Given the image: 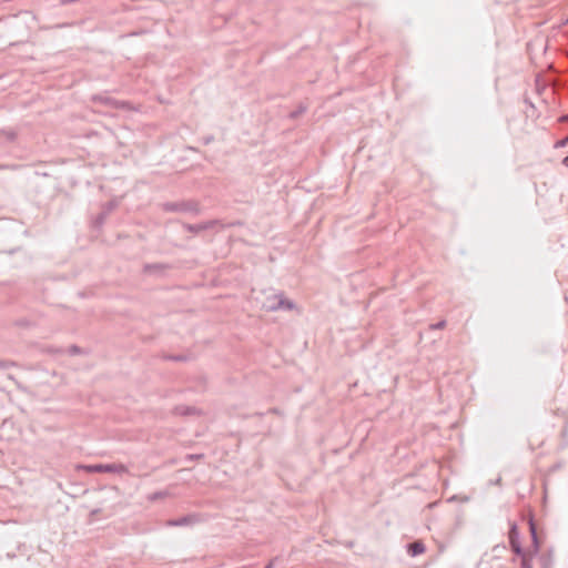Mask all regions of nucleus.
<instances>
[{"label": "nucleus", "mask_w": 568, "mask_h": 568, "mask_svg": "<svg viewBox=\"0 0 568 568\" xmlns=\"http://www.w3.org/2000/svg\"><path fill=\"white\" fill-rule=\"evenodd\" d=\"M162 209L165 212L193 213L195 215L201 213L200 204L193 200L179 201V202H165L162 204Z\"/></svg>", "instance_id": "1"}, {"label": "nucleus", "mask_w": 568, "mask_h": 568, "mask_svg": "<svg viewBox=\"0 0 568 568\" xmlns=\"http://www.w3.org/2000/svg\"><path fill=\"white\" fill-rule=\"evenodd\" d=\"M89 473H109V474H128L129 469L123 464H94L85 466Z\"/></svg>", "instance_id": "2"}, {"label": "nucleus", "mask_w": 568, "mask_h": 568, "mask_svg": "<svg viewBox=\"0 0 568 568\" xmlns=\"http://www.w3.org/2000/svg\"><path fill=\"white\" fill-rule=\"evenodd\" d=\"M527 524L531 537V547L530 549H527L526 551H529L531 554V557L537 556L540 552L541 548V540L539 539L538 532H537V525L534 518L532 514H529L527 516Z\"/></svg>", "instance_id": "3"}, {"label": "nucleus", "mask_w": 568, "mask_h": 568, "mask_svg": "<svg viewBox=\"0 0 568 568\" xmlns=\"http://www.w3.org/2000/svg\"><path fill=\"white\" fill-rule=\"evenodd\" d=\"M508 539H509V546L511 551L515 555H524L526 549L521 547L520 540H519V528L516 521H511L509 524V531H508Z\"/></svg>", "instance_id": "4"}, {"label": "nucleus", "mask_w": 568, "mask_h": 568, "mask_svg": "<svg viewBox=\"0 0 568 568\" xmlns=\"http://www.w3.org/2000/svg\"><path fill=\"white\" fill-rule=\"evenodd\" d=\"M116 202L115 201H109L106 202L103 206H102V211L97 215V217L94 219L93 221V226L97 227V229H100L106 217L109 216V214L116 207Z\"/></svg>", "instance_id": "5"}, {"label": "nucleus", "mask_w": 568, "mask_h": 568, "mask_svg": "<svg viewBox=\"0 0 568 568\" xmlns=\"http://www.w3.org/2000/svg\"><path fill=\"white\" fill-rule=\"evenodd\" d=\"M538 562L540 568H552L554 567V551L551 549H548L546 551L539 552L538 555Z\"/></svg>", "instance_id": "6"}, {"label": "nucleus", "mask_w": 568, "mask_h": 568, "mask_svg": "<svg viewBox=\"0 0 568 568\" xmlns=\"http://www.w3.org/2000/svg\"><path fill=\"white\" fill-rule=\"evenodd\" d=\"M169 268L170 265L165 263H146L143 266V272L145 274H163Z\"/></svg>", "instance_id": "7"}, {"label": "nucleus", "mask_w": 568, "mask_h": 568, "mask_svg": "<svg viewBox=\"0 0 568 568\" xmlns=\"http://www.w3.org/2000/svg\"><path fill=\"white\" fill-rule=\"evenodd\" d=\"M195 520L196 517L194 515H185L176 519H169L166 525L171 527H183L194 524Z\"/></svg>", "instance_id": "8"}, {"label": "nucleus", "mask_w": 568, "mask_h": 568, "mask_svg": "<svg viewBox=\"0 0 568 568\" xmlns=\"http://www.w3.org/2000/svg\"><path fill=\"white\" fill-rule=\"evenodd\" d=\"M425 550H426V547H425L424 542L420 540H415L407 545V552L412 557L419 556V555L424 554Z\"/></svg>", "instance_id": "9"}, {"label": "nucleus", "mask_w": 568, "mask_h": 568, "mask_svg": "<svg viewBox=\"0 0 568 568\" xmlns=\"http://www.w3.org/2000/svg\"><path fill=\"white\" fill-rule=\"evenodd\" d=\"M92 100L94 102H99V103L104 104V105H112V106L120 108V109H123L125 106V104H126L125 102H118V101H115L112 98L103 97V95H94L92 98Z\"/></svg>", "instance_id": "10"}, {"label": "nucleus", "mask_w": 568, "mask_h": 568, "mask_svg": "<svg viewBox=\"0 0 568 568\" xmlns=\"http://www.w3.org/2000/svg\"><path fill=\"white\" fill-rule=\"evenodd\" d=\"M295 307L294 303L282 295L280 296L278 302L275 305H271V311H277V310H287L291 311Z\"/></svg>", "instance_id": "11"}, {"label": "nucleus", "mask_w": 568, "mask_h": 568, "mask_svg": "<svg viewBox=\"0 0 568 568\" xmlns=\"http://www.w3.org/2000/svg\"><path fill=\"white\" fill-rule=\"evenodd\" d=\"M163 358L165 361H172V362H189L192 357H191V355H187V354H178V355L165 354V355H163Z\"/></svg>", "instance_id": "12"}, {"label": "nucleus", "mask_w": 568, "mask_h": 568, "mask_svg": "<svg viewBox=\"0 0 568 568\" xmlns=\"http://www.w3.org/2000/svg\"><path fill=\"white\" fill-rule=\"evenodd\" d=\"M520 557V568H532V558L529 551H525L524 555H517Z\"/></svg>", "instance_id": "13"}, {"label": "nucleus", "mask_w": 568, "mask_h": 568, "mask_svg": "<svg viewBox=\"0 0 568 568\" xmlns=\"http://www.w3.org/2000/svg\"><path fill=\"white\" fill-rule=\"evenodd\" d=\"M307 110V105L301 103L296 110L292 111L290 114H288V118L292 119V120H296L298 119L303 113H305Z\"/></svg>", "instance_id": "14"}, {"label": "nucleus", "mask_w": 568, "mask_h": 568, "mask_svg": "<svg viewBox=\"0 0 568 568\" xmlns=\"http://www.w3.org/2000/svg\"><path fill=\"white\" fill-rule=\"evenodd\" d=\"M183 227L187 231V232H191V233H194V234H197L203 230V225L202 223H199V224H189V223H184L183 224Z\"/></svg>", "instance_id": "15"}, {"label": "nucleus", "mask_w": 568, "mask_h": 568, "mask_svg": "<svg viewBox=\"0 0 568 568\" xmlns=\"http://www.w3.org/2000/svg\"><path fill=\"white\" fill-rule=\"evenodd\" d=\"M16 132L14 131H7V130H0V140L4 139L8 142H12L16 140Z\"/></svg>", "instance_id": "16"}, {"label": "nucleus", "mask_w": 568, "mask_h": 568, "mask_svg": "<svg viewBox=\"0 0 568 568\" xmlns=\"http://www.w3.org/2000/svg\"><path fill=\"white\" fill-rule=\"evenodd\" d=\"M175 410L180 415L187 416V415H192L195 412V408L189 407V406H180V407H176Z\"/></svg>", "instance_id": "17"}, {"label": "nucleus", "mask_w": 568, "mask_h": 568, "mask_svg": "<svg viewBox=\"0 0 568 568\" xmlns=\"http://www.w3.org/2000/svg\"><path fill=\"white\" fill-rule=\"evenodd\" d=\"M166 496H168V491L160 490V491H155V493L151 494L149 496V500L155 501V500L162 499V498H164Z\"/></svg>", "instance_id": "18"}, {"label": "nucleus", "mask_w": 568, "mask_h": 568, "mask_svg": "<svg viewBox=\"0 0 568 568\" xmlns=\"http://www.w3.org/2000/svg\"><path fill=\"white\" fill-rule=\"evenodd\" d=\"M220 222L217 220H211V221H207V222H203L202 223L203 230L206 231V230L213 229Z\"/></svg>", "instance_id": "19"}, {"label": "nucleus", "mask_w": 568, "mask_h": 568, "mask_svg": "<svg viewBox=\"0 0 568 568\" xmlns=\"http://www.w3.org/2000/svg\"><path fill=\"white\" fill-rule=\"evenodd\" d=\"M446 326V321L445 320H442L435 324H430L429 325V328L430 329H443L444 327Z\"/></svg>", "instance_id": "20"}, {"label": "nucleus", "mask_w": 568, "mask_h": 568, "mask_svg": "<svg viewBox=\"0 0 568 568\" xmlns=\"http://www.w3.org/2000/svg\"><path fill=\"white\" fill-rule=\"evenodd\" d=\"M203 457H204L203 454H189V455H186L185 459L186 460H199Z\"/></svg>", "instance_id": "21"}, {"label": "nucleus", "mask_w": 568, "mask_h": 568, "mask_svg": "<svg viewBox=\"0 0 568 568\" xmlns=\"http://www.w3.org/2000/svg\"><path fill=\"white\" fill-rule=\"evenodd\" d=\"M80 353H81V348L79 346H77V345L70 346V348H69L70 355H78Z\"/></svg>", "instance_id": "22"}, {"label": "nucleus", "mask_w": 568, "mask_h": 568, "mask_svg": "<svg viewBox=\"0 0 568 568\" xmlns=\"http://www.w3.org/2000/svg\"><path fill=\"white\" fill-rule=\"evenodd\" d=\"M568 143V136L556 143V146H566Z\"/></svg>", "instance_id": "23"}, {"label": "nucleus", "mask_w": 568, "mask_h": 568, "mask_svg": "<svg viewBox=\"0 0 568 568\" xmlns=\"http://www.w3.org/2000/svg\"><path fill=\"white\" fill-rule=\"evenodd\" d=\"M78 0H60V3L65 6V4H70V3H73V2H77Z\"/></svg>", "instance_id": "24"}, {"label": "nucleus", "mask_w": 568, "mask_h": 568, "mask_svg": "<svg viewBox=\"0 0 568 568\" xmlns=\"http://www.w3.org/2000/svg\"><path fill=\"white\" fill-rule=\"evenodd\" d=\"M214 140L212 135L204 138V144H209Z\"/></svg>", "instance_id": "25"}, {"label": "nucleus", "mask_w": 568, "mask_h": 568, "mask_svg": "<svg viewBox=\"0 0 568 568\" xmlns=\"http://www.w3.org/2000/svg\"><path fill=\"white\" fill-rule=\"evenodd\" d=\"M562 164L568 168V155L564 158Z\"/></svg>", "instance_id": "26"}, {"label": "nucleus", "mask_w": 568, "mask_h": 568, "mask_svg": "<svg viewBox=\"0 0 568 568\" xmlns=\"http://www.w3.org/2000/svg\"><path fill=\"white\" fill-rule=\"evenodd\" d=\"M9 364L6 362H0V367H7Z\"/></svg>", "instance_id": "27"}, {"label": "nucleus", "mask_w": 568, "mask_h": 568, "mask_svg": "<svg viewBox=\"0 0 568 568\" xmlns=\"http://www.w3.org/2000/svg\"><path fill=\"white\" fill-rule=\"evenodd\" d=\"M561 120H562V121H567V120H568V114H567V115H565V116H562V118H561Z\"/></svg>", "instance_id": "28"}, {"label": "nucleus", "mask_w": 568, "mask_h": 568, "mask_svg": "<svg viewBox=\"0 0 568 568\" xmlns=\"http://www.w3.org/2000/svg\"><path fill=\"white\" fill-rule=\"evenodd\" d=\"M272 565H273V564H272V562H270L268 565H266V567H265V568H272Z\"/></svg>", "instance_id": "29"}, {"label": "nucleus", "mask_w": 568, "mask_h": 568, "mask_svg": "<svg viewBox=\"0 0 568 568\" xmlns=\"http://www.w3.org/2000/svg\"><path fill=\"white\" fill-rule=\"evenodd\" d=\"M567 22H568V18H567Z\"/></svg>", "instance_id": "30"}]
</instances>
